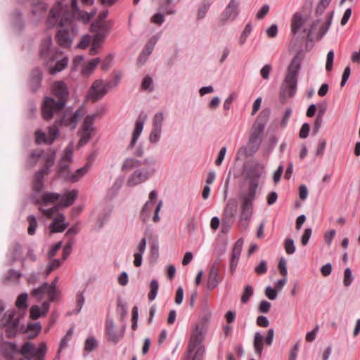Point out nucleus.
<instances>
[{"label": "nucleus", "instance_id": "nucleus-1", "mask_svg": "<svg viewBox=\"0 0 360 360\" xmlns=\"http://www.w3.org/2000/svg\"><path fill=\"white\" fill-rule=\"evenodd\" d=\"M58 22L60 27L56 34V41L63 48L70 47L77 30L72 25V14L70 12L68 6L63 5L61 2L56 3L51 8L46 20L49 28L56 26Z\"/></svg>", "mask_w": 360, "mask_h": 360}, {"label": "nucleus", "instance_id": "nucleus-2", "mask_svg": "<svg viewBox=\"0 0 360 360\" xmlns=\"http://www.w3.org/2000/svg\"><path fill=\"white\" fill-rule=\"evenodd\" d=\"M51 91L53 95L58 98V101L49 96L44 97L41 105V115L45 120H50L54 114H58L64 109L69 97L68 87L63 81L54 82L51 86Z\"/></svg>", "mask_w": 360, "mask_h": 360}, {"label": "nucleus", "instance_id": "nucleus-3", "mask_svg": "<svg viewBox=\"0 0 360 360\" xmlns=\"http://www.w3.org/2000/svg\"><path fill=\"white\" fill-rule=\"evenodd\" d=\"M52 37L48 36L41 40L39 47V56L44 60L51 75L63 70L69 63V58L63 56V52L58 48L51 49Z\"/></svg>", "mask_w": 360, "mask_h": 360}, {"label": "nucleus", "instance_id": "nucleus-4", "mask_svg": "<svg viewBox=\"0 0 360 360\" xmlns=\"http://www.w3.org/2000/svg\"><path fill=\"white\" fill-rule=\"evenodd\" d=\"M302 57L297 53L291 60L287 69V73L281 86L279 99L281 103H285L288 97H293L297 91V78L301 68Z\"/></svg>", "mask_w": 360, "mask_h": 360}, {"label": "nucleus", "instance_id": "nucleus-5", "mask_svg": "<svg viewBox=\"0 0 360 360\" xmlns=\"http://www.w3.org/2000/svg\"><path fill=\"white\" fill-rule=\"evenodd\" d=\"M269 115V111L263 110L253 124L248 144L244 148L246 157H252L259 150L262 142V134Z\"/></svg>", "mask_w": 360, "mask_h": 360}, {"label": "nucleus", "instance_id": "nucleus-6", "mask_svg": "<svg viewBox=\"0 0 360 360\" xmlns=\"http://www.w3.org/2000/svg\"><path fill=\"white\" fill-rule=\"evenodd\" d=\"M86 112V107L82 105L74 112L69 109L65 110L63 109L58 114H54L53 116L58 117L56 119V123L58 125L68 127L72 130L76 128L78 121L85 115Z\"/></svg>", "mask_w": 360, "mask_h": 360}, {"label": "nucleus", "instance_id": "nucleus-7", "mask_svg": "<svg viewBox=\"0 0 360 360\" xmlns=\"http://www.w3.org/2000/svg\"><path fill=\"white\" fill-rule=\"evenodd\" d=\"M256 198V193L245 192L239 195L241 201L239 222L240 225L246 229L248 222L250 221L253 214V202Z\"/></svg>", "mask_w": 360, "mask_h": 360}, {"label": "nucleus", "instance_id": "nucleus-8", "mask_svg": "<svg viewBox=\"0 0 360 360\" xmlns=\"http://www.w3.org/2000/svg\"><path fill=\"white\" fill-rule=\"evenodd\" d=\"M98 112L88 115L85 117L82 128L79 130L78 134L80 137L78 142V146L82 147L86 145L91 139L92 134L95 130L94 123L95 119L99 115Z\"/></svg>", "mask_w": 360, "mask_h": 360}, {"label": "nucleus", "instance_id": "nucleus-9", "mask_svg": "<svg viewBox=\"0 0 360 360\" xmlns=\"http://www.w3.org/2000/svg\"><path fill=\"white\" fill-rule=\"evenodd\" d=\"M238 212V205L235 200L231 199L226 203L221 217L222 232H227L233 224Z\"/></svg>", "mask_w": 360, "mask_h": 360}, {"label": "nucleus", "instance_id": "nucleus-10", "mask_svg": "<svg viewBox=\"0 0 360 360\" xmlns=\"http://www.w3.org/2000/svg\"><path fill=\"white\" fill-rule=\"evenodd\" d=\"M157 195L156 191H152L149 194V200L144 204L141 209L140 218L143 223L150 220L152 213H153V221H158V203L154 200Z\"/></svg>", "mask_w": 360, "mask_h": 360}, {"label": "nucleus", "instance_id": "nucleus-11", "mask_svg": "<svg viewBox=\"0 0 360 360\" xmlns=\"http://www.w3.org/2000/svg\"><path fill=\"white\" fill-rule=\"evenodd\" d=\"M15 316V310H9L4 315L0 321V326L6 328V335L8 338L14 337L18 330L20 320Z\"/></svg>", "mask_w": 360, "mask_h": 360}, {"label": "nucleus", "instance_id": "nucleus-12", "mask_svg": "<svg viewBox=\"0 0 360 360\" xmlns=\"http://www.w3.org/2000/svg\"><path fill=\"white\" fill-rule=\"evenodd\" d=\"M110 87V83L105 84L101 79L96 80L88 91L86 99L93 103L101 100Z\"/></svg>", "mask_w": 360, "mask_h": 360}, {"label": "nucleus", "instance_id": "nucleus-13", "mask_svg": "<svg viewBox=\"0 0 360 360\" xmlns=\"http://www.w3.org/2000/svg\"><path fill=\"white\" fill-rule=\"evenodd\" d=\"M239 1L237 0H231L224 11L221 13L219 25L224 26L227 20H233L238 15Z\"/></svg>", "mask_w": 360, "mask_h": 360}, {"label": "nucleus", "instance_id": "nucleus-14", "mask_svg": "<svg viewBox=\"0 0 360 360\" xmlns=\"http://www.w3.org/2000/svg\"><path fill=\"white\" fill-rule=\"evenodd\" d=\"M262 176V172L256 166L250 168L247 172L249 179L248 189L247 192L256 193L259 186V180Z\"/></svg>", "mask_w": 360, "mask_h": 360}, {"label": "nucleus", "instance_id": "nucleus-15", "mask_svg": "<svg viewBox=\"0 0 360 360\" xmlns=\"http://www.w3.org/2000/svg\"><path fill=\"white\" fill-rule=\"evenodd\" d=\"M105 334L109 341L117 343L124 335V330H117L115 328L113 319L108 318L106 321Z\"/></svg>", "mask_w": 360, "mask_h": 360}, {"label": "nucleus", "instance_id": "nucleus-16", "mask_svg": "<svg viewBox=\"0 0 360 360\" xmlns=\"http://www.w3.org/2000/svg\"><path fill=\"white\" fill-rule=\"evenodd\" d=\"M150 176L149 172L146 169L135 170L129 177L127 185L132 187L146 181Z\"/></svg>", "mask_w": 360, "mask_h": 360}, {"label": "nucleus", "instance_id": "nucleus-17", "mask_svg": "<svg viewBox=\"0 0 360 360\" xmlns=\"http://www.w3.org/2000/svg\"><path fill=\"white\" fill-rule=\"evenodd\" d=\"M243 239L239 238L235 243V244L233 247L231 259H230V271H231V274H233L235 272V271L237 268L238 263L240 256L241 254V251H242V248H243Z\"/></svg>", "mask_w": 360, "mask_h": 360}, {"label": "nucleus", "instance_id": "nucleus-18", "mask_svg": "<svg viewBox=\"0 0 360 360\" xmlns=\"http://www.w3.org/2000/svg\"><path fill=\"white\" fill-rule=\"evenodd\" d=\"M221 281L219 276V263L214 262L212 265L207 281V288L210 290L214 289Z\"/></svg>", "mask_w": 360, "mask_h": 360}, {"label": "nucleus", "instance_id": "nucleus-19", "mask_svg": "<svg viewBox=\"0 0 360 360\" xmlns=\"http://www.w3.org/2000/svg\"><path fill=\"white\" fill-rule=\"evenodd\" d=\"M69 226V223L65 222L64 214H59L55 217L50 225L51 231L53 233H61Z\"/></svg>", "mask_w": 360, "mask_h": 360}, {"label": "nucleus", "instance_id": "nucleus-20", "mask_svg": "<svg viewBox=\"0 0 360 360\" xmlns=\"http://www.w3.org/2000/svg\"><path fill=\"white\" fill-rule=\"evenodd\" d=\"M172 1L173 0H161L160 5L159 6V26L165 22L164 13L172 14L175 12Z\"/></svg>", "mask_w": 360, "mask_h": 360}, {"label": "nucleus", "instance_id": "nucleus-21", "mask_svg": "<svg viewBox=\"0 0 360 360\" xmlns=\"http://www.w3.org/2000/svg\"><path fill=\"white\" fill-rule=\"evenodd\" d=\"M155 43L156 40L155 37H153L145 46L137 58L136 63L139 66L143 65L146 62L148 57L150 55L154 49Z\"/></svg>", "mask_w": 360, "mask_h": 360}, {"label": "nucleus", "instance_id": "nucleus-22", "mask_svg": "<svg viewBox=\"0 0 360 360\" xmlns=\"http://www.w3.org/2000/svg\"><path fill=\"white\" fill-rule=\"evenodd\" d=\"M50 308V304L49 302H44L41 307L38 305H33L31 307L30 310V318L32 319H37L41 316H44L49 311Z\"/></svg>", "mask_w": 360, "mask_h": 360}, {"label": "nucleus", "instance_id": "nucleus-23", "mask_svg": "<svg viewBox=\"0 0 360 360\" xmlns=\"http://www.w3.org/2000/svg\"><path fill=\"white\" fill-rule=\"evenodd\" d=\"M42 72L39 68H34L31 74L30 86L33 92H36L41 86Z\"/></svg>", "mask_w": 360, "mask_h": 360}, {"label": "nucleus", "instance_id": "nucleus-24", "mask_svg": "<svg viewBox=\"0 0 360 360\" xmlns=\"http://www.w3.org/2000/svg\"><path fill=\"white\" fill-rule=\"evenodd\" d=\"M77 195L78 191L77 190L75 189H73L69 191L68 193L63 195L59 199L60 201L58 202V206L60 207L63 208L72 205L75 202L77 197Z\"/></svg>", "mask_w": 360, "mask_h": 360}, {"label": "nucleus", "instance_id": "nucleus-25", "mask_svg": "<svg viewBox=\"0 0 360 360\" xmlns=\"http://www.w3.org/2000/svg\"><path fill=\"white\" fill-rule=\"evenodd\" d=\"M91 31L96 32L95 38L103 41L106 37L109 28L107 25L101 23V22H96L91 25Z\"/></svg>", "mask_w": 360, "mask_h": 360}, {"label": "nucleus", "instance_id": "nucleus-26", "mask_svg": "<svg viewBox=\"0 0 360 360\" xmlns=\"http://www.w3.org/2000/svg\"><path fill=\"white\" fill-rule=\"evenodd\" d=\"M306 22V18L302 15L301 13H295L291 19V30L293 34H296L304 25Z\"/></svg>", "mask_w": 360, "mask_h": 360}, {"label": "nucleus", "instance_id": "nucleus-27", "mask_svg": "<svg viewBox=\"0 0 360 360\" xmlns=\"http://www.w3.org/2000/svg\"><path fill=\"white\" fill-rule=\"evenodd\" d=\"M143 129V121L141 120H136L135 123V127L132 134L131 140L127 147V149L129 150L135 146L139 136L141 135Z\"/></svg>", "mask_w": 360, "mask_h": 360}, {"label": "nucleus", "instance_id": "nucleus-28", "mask_svg": "<svg viewBox=\"0 0 360 360\" xmlns=\"http://www.w3.org/2000/svg\"><path fill=\"white\" fill-rule=\"evenodd\" d=\"M46 174H44V172L40 171L34 174L32 181V189L35 193H39L42 191L44 188V177Z\"/></svg>", "mask_w": 360, "mask_h": 360}, {"label": "nucleus", "instance_id": "nucleus-29", "mask_svg": "<svg viewBox=\"0 0 360 360\" xmlns=\"http://www.w3.org/2000/svg\"><path fill=\"white\" fill-rule=\"evenodd\" d=\"M56 152L51 150L49 154H46L44 157V166L39 171L44 172V174H49L50 172V167H52L56 160Z\"/></svg>", "mask_w": 360, "mask_h": 360}, {"label": "nucleus", "instance_id": "nucleus-30", "mask_svg": "<svg viewBox=\"0 0 360 360\" xmlns=\"http://www.w3.org/2000/svg\"><path fill=\"white\" fill-rule=\"evenodd\" d=\"M58 175L66 181H70L71 172L69 165L66 162H60L58 169Z\"/></svg>", "mask_w": 360, "mask_h": 360}, {"label": "nucleus", "instance_id": "nucleus-31", "mask_svg": "<svg viewBox=\"0 0 360 360\" xmlns=\"http://www.w3.org/2000/svg\"><path fill=\"white\" fill-rule=\"evenodd\" d=\"M60 198V195L57 193L45 192L41 195V202L46 205L49 203L55 202Z\"/></svg>", "mask_w": 360, "mask_h": 360}, {"label": "nucleus", "instance_id": "nucleus-32", "mask_svg": "<svg viewBox=\"0 0 360 360\" xmlns=\"http://www.w3.org/2000/svg\"><path fill=\"white\" fill-rule=\"evenodd\" d=\"M101 62V59L99 58H96L91 60L87 65L82 69V73L84 76H89L95 70L96 67Z\"/></svg>", "mask_w": 360, "mask_h": 360}, {"label": "nucleus", "instance_id": "nucleus-33", "mask_svg": "<svg viewBox=\"0 0 360 360\" xmlns=\"http://www.w3.org/2000/svg\"><path fill=\"white\" fill-rule=\"evenodd\" d=\"M264 337L259 333L256 332L254 336V349L256 354L261 355L263 351Z\"/></svg>", "mask_w": 360, "mask_h": 360}, {"label": "nucleus", "instance_id": "nucleus-34", "mask_svg": "<svg viewBox=\"0 0 360 360\" xmlns=\"http://www.w3.org/2000/svg\"><path fill=\"white\" fill-rule=\"evenodd\" d=\"M22 275L20 271L11 269L8 274L3 277L2 282L6 284L10 281H17Z\"/></svg>", "mask_w": 360, "mask_h": 360}, {"label": "nucleus", "instance_id": "nucleus-35", "mask_svg": "<svg viewBox=\"0 0 360 360\" xmlns=\"http://www.w3.org/2000/svg\"><path fill=\"white\" fill-rule=\"evenodd\" d=\"M89 169V165L86 164L84 167L77 169L74 173H71L70 182L75 183L78 181Z\"/></svg>", "mask_w": 360, "mask_h": 360}, {"label": "nucleus", "instance_id": "nucleus-36", "mask_svg": "<svg viewBox=\"0 0 360 360\" xmlns=\"http://www.w3.org/2000/svg\"><path fill=\"white\" fill-rule=\"evenodd\" d=\"M116 312L122 321L127 315V305L120 297L117 300Z\"/></svg>", "mask_w": 360, "mask_h": 360}, {"label": "nucleus", "instance_id": "nucleus-37", "mask_svg": "<svg viewBox=\"0 0 360 360\" xmlns=\"http://www.w3.org/2000/svg\"><path fill=\"white\" fill-rule=\"evenodd\" d=\"M41 326L39 322L30 323L27 326V332L30 333L28 335L29 339L35 338L41 331Z\"/></svg>", "mask_w": 360, "mask_h": 360}, {"label": "nucleus", "instance_id": "nucleus-38", "mask_svg": "<svg viewBox=\"0 0 360 360\" xmlns=\"http://www.w3.org/2000/svg\"><path fill=\"white\" fill-rule=\"evenodd\" d=\"M72 156H73V146L72 143H70L65 148L60 162H66L69 165V163L72 161Z\"/></svg>", "mask_w": 360, "mask_h": 360}, {"label": "nucleus", "instance_id": "nucleus-39", "mask_svg": "<svg viewBox=\"0 0 360 360\" xmlns=\"http://www.w3.org/2000/svg\"><path fill=\"white\" fill-rule=\"evenodd\" d=\"M333 11H332L329 15L328 16L326 25L324 26L321 27L319 33L317 34V39L319 40L321 39L327 33L333 20Z\"/></svg>", "mask_w": 360, "mask_h": 360}, {"label": "nucleus", "instance_id": "nucleus-40", "mask_svg": "<svg viewBox=\"0 0 360 360\" xmlns=\"http://www.w3.org/2000/svg\"><path fill=\"white\" fill-rule=\"evenodd\" d=\"M48 287V283L44 282L40 286L37 288L33 289L32 291V295L37 297V299L41 300L45 294H46Z\"/></svg>", "mask_w": 360, "mask_h": 360}, {"label": "nucleus", "instance_id": "nucleus-41", "mask_svg": "<svg viewBox=\"0 0 360 360\" xmlns=\"http://www.w3.org/2000/svg\"><path fill=\"white\" fill-rule=\"evenodd\" d=\"M60 125H58L56 122L55 124L51 126L49 128V134H48V138L49 140H48V144H51L55 139L57 138V136L59 134V129L58 127Z\"/></svg>", "mask_w": 360, "mask_h": 360}, {"label": "nucleus", "instance_id": "nucleus-42", "mask_svg": "<svg viewBox=\"0 0 360 360\" xmlns=\"http://www.w3.org/2000/svg\"><path fill=\"white\" fill-rule=\"evenodd\" d=\"M151 235L149 227H147L146 231H145V236L146 237L143 238L141 241L139 242L138 247H137V251L136 253H140L141 255L143 254L145 252L146 248V238H150Z\"/></svg>", "mask_w": 360, "mask_h": 360}, {"label": "nucleus", "instance_id": "nucleus-43", "mask_svg": "<svg viewBox=\"0 0 360 360\" xmlns=\"http://www.w3.org/2000/svg\"><path fill=\"white\" fill-rule=\"evenodd\" d=\"M98 347V342L93 336L88 337L84 342V350L87 352H93Z\"/></svg>", "mask_w": 360, "mask_h": 360}, {"label": "nucleus", "instance_id": "nucleus-44", "mask_svg": "<svg viewBox=\"0 0 360 360\" xmlns=\"http://www.w3.org/2000/svg\"><path fill=\"white\" fill-rule=\"evenodd\" d=\"M22 252V247L19 244L13 245L12 250H11V255L12 259L9 263L12 265L15 261L20 259Z\"/></svg>", "mask_w": 360, "mask_h": 360}, {"label": "nucleus", "instance_id": "nucleus-45", "mask_svg": "<svg viewBox=\"0 0 360 360\" xmlns=\"http://www.w3.org/2000/svg\"><path fill=\"white\" fill-rule=\"evenodd\" d=\"M74 329L72 328H70L67 331L65 336L61 339L58 353H60L62 349H63L68 346L69 341L71 340L72 337Z\"/></svg>", "mask_w": 360, "mask_h": 360}, {"label": "nucleus", "instance_id": "nucleus-46", "mask_svg": "<svg viewBox=\"0 0 360 360\" xmlns=\"http://www.w3.org/2000/svg\"><path fill=\"white\" fill-rule=\"evenodd\" d=\"M141 162L134 158H127L124 160L122 165V170L133 169L138 167L141 165Z\"/></svg>", "mask_w": 360, "mask_h": 360}, {"label": "nucleus", "instance_id": "nucleus-47", "mask_svg": "<svg viewBox=\"0 0 360 360\" xmlns=\"http://www.w3.org/2000/svg\"><path fill=\"white\" fill-rule=\"evenodd\" d=\"M27 298H28V294L27 293L25 292V293L20 294L18 297V298H17V300H16V302H15L16 307L18 308H19L20 309H27Z\"/></svg>", "mask_w": 360, "mask_h": 360}, {"label": "nucleus", "instance_id": "nucleus-48", "mask_svg": "<svg viewBox=\"0 0 360 360\" xmlns=\"http://www.w3.org/2000/svg\"><path fill=\"white\" fill-rule=\"evenodd\" d=\"M211 6V3L208 1H205L203 3L200 5V6L198 8V20L202 19L205 18L206 13H207L210 7Z\"/></svg>", "mask_w": 360, "mask_h": 360}, {"label": "nucleus", "instance_id": "nucleus-49", "mask_svg": "<svg viewBox=\"0 0 360 360\" xmlns=\"http://www.w3.org/2000/svg\"><path fill=\"white\" fill-rule=\"evenodd\" d=\"M330 1L331 0H320L315 9V15L316 16L321 15Z\"/></svg>", "mask_w": 360, "mask_h": 360}, {"label": "nucleus", "instance_id": "nucleus-50", "mask_svg": "<svg viewBox=\"0 0 360 360\" xmlns=\"http://www.w3.org/2000/svg\"><path fill=\"white\" fill-rule=\"evenodd\" d=\"M27 221L29 222V226L27 229V233L29 235H34L37 227V222L36 217L34 215H29L27 217Z\"/></svg>", "mask_w": 360, "mask_h": 360}, {"label": "nucleus", "instance_id": "nucleus-51", "mask_svg": "<svg viewBox=\"0 0 360 360\" xmlns=\"http://www.w3.org/2000/svg\"><path fill=\"white\" fill-rule=\"evenodd\" d=\"M150 290L148 295L149 301H153L155 299L158 293V281L156 279L152 280L150 285Z\"/></svg>", "mask_w": 360, "mask_h": 360}, {"label": "nucleus", "instance_id": "nucleus-52", "mask_svg": "<svg viewBox=\"0 0 360 360\" xmlns=\"http://www.w3.org/2000/svg\"><path fill=\"white\" fill-rule=\"evenodd\" d=\"M198 328H199V326H196V331L192 334L190 341H189L190 344H191L195 347H198L201 343V341H202L201 332L198 331Z\"/></svg>", "mask_w": 360, "mask_h": 360}, {"label": "nucleus", "instance_id": "nucleus-53", "mask_svg": "<svg viewBox=\"0 0 360 360\" xmlns=\"http://www.w3.org/2000/svg\"><path fill=\"white\" fill-rule=\"evenodd\" d=\"M254 290L251 285H248L245 287L243 293L241 296V302L246 303L249 301L250 297L253 295Z\"/></svg>", "mask_w": 360, "mask_h": 360}, {"label": "nucleus", "instance_id": "nucleus-54", "mask_svg": "<svg viewBox=\"0 0 360 360\" xmlns=\"http://www.w3.org/2000/svg\"><path fill=\"white\" fill-rule=\"evenodd\" d=\"M49 138L41 129H37L35 131V141L37 144L42 143H48Z\"/></svg>", "mask_w": 360, "mask_h": 360}, {"label": "nucleus", "instance_id": "nucleus-55", "mask_svg": "<svg viewBox=\"0 0 360 360\" xmlns=\"http://www.w3.org/2000/svg\"><path fill=\"white\" fill-rule=\"evenodd\" d=\"M251 31H252V25H251V23L249 22L245 25L243 31L242 32V33L240 34V38H239V44L240 45H243L245 44V42L247 39V37L250 34Z\"/></svg>", "mask_w": 360, "mask_h": 360}, {"label": "nucleus", "instance_id": "nucleus-56", "mask_svg": "<svg viewBox=\"0 0 360 360\" xmlns=\"http://www.w3.org/2000/svg\"><path fill=\"white\" fill-rule=\"evenodd\" d=\"M284 248L288 255H292L295 252L294 240L292 238H287L284 242Z\"/></svg>", "mask_w": 360, "mask_h": 360}, {"label": "nucleus", "instance_id": "nucleus-57", "mask_svg": "<svg viewBox=\"0 0 360 360\" xmlns=\"http://www.w3.org/2000/svg\"><path fill=\"white\" fill-rule=\"evenodd\" d=\"M354 277L352 276V270L350 268L345 269L344 271L343 284L345 286H349L353 282Z\"/></svg>", "mask_w": 360, "mask_h": 360}, {"label": "nucleus", "instance_id": "nucleus-58", "mask_svg": "<svg viewBox=\"0 0 360 360\" xmlns=\"http://www.w3.org/2000/svg\"><path fill=\"white\" fill-rule=\"evenodd\" d=\"M158 124V114H155L154 118H153V129L150 133V141L151 143H156L158 141V129L156 128V126Z\"/></svg>", "mask_w": 360, "mask_h": 360}, {"label": "nucleus", "instance_id": "nucleus-59", "mask_svg": "<svg viewBox=\"0 0 360 360\" xmlns=\"http://www.w3.org/2000/svg\"><path fill=\"white\" fill-rule=\"evenodd\" d=\"M141 88L142 89L148 91H151L153 89V79L150 76H146L144 77L141 84Z\"/></svg>", "mask_w": 360, "mask_h": 360}, {"label": "nucleus", "instance_id": "nucleus-60", "mask_svg": "<svg viewBox=\"0 0 360 360\" xmlns=\"http://www.w3.org/2000/svg\"><path fill=\"white\" fill-rule=\"evenodd\" d=\"M74 244L73 240H70L67 242L63 249V259L65 260L71 253L72 245Z\"/></svg>", "mask_w": 360, "mask_h": 360}, {"label": "nucleus", "instance_id": "nucleus-61", "mask_svg": "<svg viewBox=\"0 0 360 360\" xmlns=\"http://www.w3.org/2000/svg\"><path fill=\"white\" fill-rule=\"evenodd\" d=\"M333 60H334V51L330 50L328 51L327 54L326 63V70L328 72H330L333 69Z\"/></svg>", "mask_w": 360, "mask_h": 360}, {"label": "nucleus", "instance_id": "nucleus-62", "mask_svg": "<svg viewBox=\"0 0 360 360\" xmlns=\"http://www.w3.org/2000/svg\"><path fill=\"white\" fill-rule=\"evenodd\" d=\"M91 41V36L89 34H85L82 37L79 43L77 46V47L82 49H84L89 45Z\"/></svg>", "mask_w": 360, "mask_h": 360}, {"label": "nucleus", "instance_id": "nucleus-63", "mask_svg": "<svg viewBox=\"0 0 360 360\" xmlns=\"http://www.w3.org/2000/svg\"><path fill=\"white\" fill-rule=\"evenodd\" d=\"M60 265V261L58 259H54L50 262L46 269V275H49L52 271L56 269Z\"/></svg>", "mask_w": 360, "mask_h": 360}, {"label": "nucleus", "instance_id": "nucleus-64", "mask_svg": "<svg viewBox=\"0 0 360 360\" xmlns=\"http://www.w3.org/2000/svg\"><path fill=\"white\" fill-rule=\"evenodd\" d=\"M264 292L265 295L271 300H276L278 295L277 290L271 286H267Z\"/></svg>", "mask_w": 360, "mask_h": 360}]
</instances>
